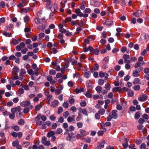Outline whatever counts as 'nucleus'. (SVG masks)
<instances>
[{
    "instance_id": "nucleus-38",
    "label": "nucleus",
    "mask_w": 149,
    "mask_h": 149,
    "mask_svg": "<svg viewBox=\"0 0 149 149\" xmlns=\"http://www.w3.org/2000/svg\"><path fill=\"white\" fill-rule=\"evenodd\" d=\"M13 70L14 72L15 73H17L19 72V69L18 67L17 66H15L13 69Z\"/></svg>"
},
{
    "instance_id": "nucleus-37",
    "label": "nucleus",
    "mask_w": 149,
    "mask_h": 149,
    "mask_svg": "<svg viewBox=\"0 0 149 149\" xmlns=\"http://www.w3.org/2000/svg\"><path fill=\"white\" fill-rule=\"evenodd\" d=\"M3 34L4 35L8 37H10L11 36V35L10 33H8L7 32L5 31H3Z\"/></svg>"
},
{
    "instance_id": "nucleus-25",
    "label": "nucleus",
    "mask_w": 149,
    "mask_h": 149,
    "mask_svg": "<svg viewBox=\"0 0 149 149\" xmlns=\"http://www.w3.org/2000/svg\"><path fill=\"white\" fill-rule=\"evenodd\" d=\"M44 1L47 2V8H50L51 0H43Z\"/></svg>"
},
{
    "instance_id": "nucleus-6",
    "label": "nucleus",
    "mask_w": 149,
    "mask_h": 149,
    "mask_svg": "<svg viewBox=\"0 0 149 149\" xmlns=\"http://www.w3.org/2000/svg\"><path fill=\"white\" fill-rule=\"evenodd\" d=\"M58 26L59 31L61 33H66L67 30L63 28V24H59Z\"/></svg>"
},
{
    "instance_id": "nucleus-4",
    "label": "nucleus",
    "mask_w": 149,
    "mask_h": 149,
    "mask_svg": "<svg viewBox=\"0 0 149 149\" xmlns=\"http://www.w3.org/2000/svg\"><path fill=\"white\" fill-rule=\"evenodd\" d=\"M25 46V45L24 42H21L19 45H17L16 47V49L17 51H20L22 49L24 48Z\"/></svg>"
},
{
    "instance_id": "nucleus-21",
    "label": "nucleus",
    "mask_w": 149,
    "mask_h": 149,
    "mask_svg": "<svg viewBox=\"0 0 149 149\" xmlns=\"http://www.w3.org/2000/svg\"><path fill=\"white\" fill-rule=\"evenodd\" d=\"M84 89L83 88H76L75 89V91L77 94L83 91Z\"/></svg>"
},
{
    "instance_id": "nucleus-31",
    "label": "nucleus",
    "mask_w": 149,
    "mask_h": 149,
    "mask_svg": "<svg viewBox=\"0 0 149 149\" xmlns=\"http://www.w3.org/2000/svg\"><path fill=\"white\" fill-rule=\"evenodd\" d=\"M126 142L123 144L122 145L123 147L125 148H127L128 146V144L127 143L128 141H129L128 139H125Z\"/></svg>"
},
{
    "instance_id": "nucleus-45",
    "label": "nucleus",
    "mask_w": 149,
    "mask_h": 149,
    "mask_svg": "<svg viewBox=\"0 0 149 149\" xmlns=\"http://www.w3.org/2000/svg\"><path fill=\"white\" fill-rule=\"evenodd\" d=\"M42 107V105L40 104H38L35 106V108L36 110L38 111Z\"/></svg>"
},
{
    "instance_id": "nucleus-55",
    "label": "nucleus",
    "mask_w": 149,
    "mask_h": 149,
    "mask_svg": "<svg viewBox=\"0 0 149 149\" xmlns=\"http://www.w3.org/2000/svg\"><path fill=\"white\" fill-rule=\"evenodd\" d=\"M130 57V55L127 54H124L123 56V58L124 60L129 59Z\"/></svg>"
},
{
    "instance_id": "nucleus-9",
    "label": "nucleus",
    "mask_w": 149,
    "mask_h": 149,
    "mask_svg": "<svg viewBox=\"0 0 149 149\" xmlns=\"http://www.w3.org/2000/svg\"><path fill=\"white\" fill-rule=\"evenodd\" d=\"M99 76L100 77H104L107 79L108 77V75L107 73H104L102 71H100L99 73Z\"/></svg>"
},
{
    "instance_id": "nucleus-7",
    "label": "nucleus",
    "mask_w": 149,
    "mask_h": 149,
    "mask_svg": "<svg viewBox=\"0 0 149 149\" xmlns=\"http://www.w3.org/2000/svg\"><path fill=\"white\" fill-rule=\"evenodd\" d=\"M74 117L75 116L74 115H72V117L69 116L67 120L70 123L72 122L73 123H75L76 120L74 119Z\"/></svg>"
},
{
    "instance_id": "nucleus-33",
    "label": "nucleus",
    "mask_w": 149,
    "mask_h": 149,
    "mask_svg": "<svg viewBox=\"0 0 149 149\" xmlns=\"http://www.w3.org/2000/svg\"><path fill=\"white\" fill-rule=\"evenodd\" d=\"M91 75V73L90 72H85L84 73V76L86 78H89Z\"/></svg>"
},
{
    "instance_id": "nucleus-52",
    "label": "nucleus",
    "mask_w": 149,
    "mask_h": 149,
    "mask_svg": "<svg viewBox=\"0 0 149 149\" xmlns=\"http://www.w3.org/2000/svg\"><path fill=\"white\" fill-rule=\"evenodd\" d=\"M49 73L51 75H54L56 73V72L54 70H51L49 71Z\"/></svg>"
},
{
    "instance_id": "nucleus-62",
    "label": "nucleus",
    "mask_w": 149,
    "mask_h": 149,
    "mask_svg": "<svg viewBox=\"0 0 149 149\" xmlns=\"http://www.w3.org/2000/svg\"><path fill=\"white\" fill-rule=\"evenodd\" d=\"M117 109L118 110H121L122 109V107L120 105L119 103H117L116 106Z\"/></svg>"
},
{
    "instance_id": "nucleus-20",
    "label": "nucleus",
    "mask_w": 149,
    "mask_h": 149,
    "mask_svg": "<svg viewBox=\"0 0 149 149\" xmlns=\"http://www.w3.org/2000/svg\"><path fill=\"white\" fill-rule=\"evenodd\" d=\"M79 111L83 113L84 115H85L86 116H88L87 111L86 110L84 109H80L79 110Z\"/></svg>"
},
{
    "instance_id": "nucleus-54",
    "label": "nucleus",
    "mask_w": 149,
    "mask_h": 149,
    "mask_svg": "<svg viewBox=\"0 0 149 149\" xmlns=\"http://www.w3.org/2000/svg\"><path fill=\"white\" fill-rule=\"evenodd\" d=\"M29 20V18L28 16H26L24 18V22L26 23H28Z\"/></svg>"
},
{
    "instance_id": "nucleus-32",
    "label": "nucleus",
    "mask_w": 149,
    "mask_h": 149,
    "mask_svg": "<svg viewBox=\"0 0 149 149\" xmlns=\"http://www.w3.org/2000/svg\"><path fill=\"white\" fill-rule=\"evenodd\" d=\"M110 88L111 86L109 84L107 83L105 85L104 88L107 91L109 90L110 89Z\"/></svg>"
},
{
    "instance_id": "nucleus-18",
    "label": "nucleus",
    "mask_w": 149,
    "mask_h": 149,
    "mask_svg": "<svg viewBox=\"0 0 149 149\" xmlns=\"http://www.w3.org/2000/svg\"><path fill=\"white\" fill-rule=\"evenodd\" d=\"M47 79L48 81H49L52 84H54L55 83V81L52 79V76H49L47 77Z\"/></svg>"
},
{
    "instance_id": "nucleus-44",
    "label": "nucleus",
    "mask_w": 149,
    "mask_h": 149,
    "mask_svg": "<svg viewBox=\"0 0 149 149\" xmlns=\"http://www.w3.org/2000/svg\"><path fill=\"white\" fill-rule=\"evenodd\" d=\"M18 124L20 125H23L24 124V121L22 119H21L19 120Z\"/></svg>"
},
{
    "instance_id": "nucleus-39",
    "label": "nucleus",
    "mask_w": 149,
    "mask_h": 149,
    "mask_svg": "<svg viewBox=\"0 0 149 149\" xmlns=\"http://www.w3.org/2000/svg\"><path fill=\"white\" fill-rule=\"evenodd\" d=\"M70 109L73 112H75L77 111V109L74 106H72L71 107Z\"/></svg>"
},
{
    "instance_id": "nucleus-47",
    "label": "nucleus",
    "mask_w": 149,
    "mask_h": 149,
    "mask_svg": "<svg viewBox=\"0 0 149 149\" xmlns=\"http://www.w3.org/2000/svg\"><path fill=\"white\" fill-rule=\"evenodd\" d=\"M75 102V100L73 98H71L70 99H69V102L71 104H74V103Z\"/></svg>"
},
{
    "instance_id": "nucleus-43",
    "label": "nucleus",
    "mask_w": 149,
    "mask_h": 149,
    "mask_svg": "<svg viewBox=\"0 0 149 149\" xmlns=\"http://www.w3.org/2000/svg\"><path fill=\"white\" fill-rule=\"evenodd\" d=\"M140 147L141 149H148L146 148V145L145 143H142Z\"/></svg>"
},
{
    "instance_id": "nucleus-2",
    "label": "nucleus",
    "mask_w": 149,
    "mask_h": 149,
    "mask_svg": "<svg viewBox=\"0 0 149 149\" xmlns=\"http://www.w3.org/2000/svg\"><path fill=\"white\" fill-rule=\"evenodd\" d=\"M55 134V133L54 131H51L49 132L47 135L48 137L49 138L52 137V141H54L56 139V137L54 135Z\"/></svg>"
},
{
    "instance_id": "nucleus-27",
    "label": "nucleus",
    "mask_w": 149,
    "mask_h": 149,
    "mask_svg": "<svg viewBox=\"0 0 149 149\" xmlns=\"http://www.w3.org/2000/svg\"><path fill=\"white\" fill-rule=\"evenodd\" d=\"M98 112L101 115H102L105 112V110L104 109H100L98 111Z\"/></svg>"
},
{
    "instance_id": "nucleus-34",
    "label": "nucleus",
    "mask_w": 149,
    "mask_h": 149,
    "mask_svg": "<svg viewBox=\"0 0 149 149\" xmlns=\"http://www.w3.org/2000/svg\"><path fill=\"white\" fill-rule=\"evenodd\" d=\"M104 142L102 141L101 142L99 143V145L97 147H99L100 148L102 149L104 147Z\"/></svg>"
},
{
    "instance_id": "nucleus-51",
    "label": "nucleus",
    "mask_w": 149,
    "mask_h": 149,
    "mask_svg": "<svg viewBox=\"0 0 149 149\" xmlns=\"http://www.w3.org/2000/svg\"><path fill=\"white\" fill-rule=\"evenodd\" d=\"M69 115V112L68 111H66L63 113V116L64 117L66 118Z\"/></svg>"
},
{
    "instance_id": "nucleus-16",
    "label": "nucleus",
    "mask_w": 149,
    "mask_h": 149,
    "mask_svg": "<svg viewBox=\"0 0 149 149\" xmlns=\"http://www.w3.org/2000/svg\"><path fill=\"white\" fill-rule=\"evenodd\" d=\"M63 88V87L61 85H60L56 89V94H59L61 93V91Z\"/></svg>"
},
{
    "instance_id": "nucleus-41",
    "label": "nucleus",
    "mask_w": 149,
    "mask_h": 149,
    "mask_svg": "<svg viewBox=\"0 0 149 149\" xmlns=\"http://www.w3.org/2000/svg\"><path fill=\"white\" fill-rule=\"evenodd\" d=\"M104 83V81L102 79H100L98 81V84L100 85H102Z\"/></svg>"
},
{
    "instance_id": "nucleus-64",
    "label": "nucleus",
    "mask_w": 149,
    "mask_h": 149,
    "mask_svg": "<svg viewBox=\"0 0 149 149\" xmlns=\"http://www.w3.org/2000/svg\"><path fill=\"white\" fill-rule=\"evenodd\" d=\"M144 73L145 74H148L149 73V68H145L143 70Z\"/></svg>"
},
{
    "instance_id": "nucleus-29",
    "label": "nucleus",
    "mask_w": 149,
    "mask_h": 149,
    "mask_svg": "<svg viewBox=\"0 0 149 149\" xmlns=\"http://www.w3.org/2000/svg\"><path fill=\"white\" fill-rule=\"evenodd\" d=\"M140 79L139 78H135L133 83L134 84H139Z\"/></svg>"
},
{
    "instance_id": "nucleus-57",
    "label": "nucleus",
    "mask_w": 149,
    "mask_h": 149,
    "mask_svg": "<svg viewBox=\"0 0 149 149\" xmlns=\"http://www.w3.org/2000/svg\"><path fill=\"white\" fill-rule=\"evenodd\" d=\"M93 52L95 54L98 55L99 53V50L98 49H96L93 50Z\"/></svg>"
},
{
    "instance_id": "nucleus-12",
    "label": "nucleus",
    "mask_w": 149,
    "mask_h": 149,
    "mask_svg": "<svg viewBox=\"0 0 149 149\" xmlns=\"http://www.w3.org/2000/svg\"><path fill=\"white\" fill-rule=\"evenodd\" d=\"M117 112V111L116 110H113L112 111V114L111 115L114 119H116L118 118Z\"/></svg>"
},
{
    "instance_id": "nucleus-26",
    "label": "nucleus",
    "mask_w": 149,
    "mask_h": 149,
    "mask_svg": "<svg viewBox=\"0 0 149 149\" xmlns=\"http://www.w3.org/2000/svg\"><path fill=\"white\" fill-rule=\"evenodd\" d=\"M134 95V92L131 90H129L128 91L127 95L129 97H132Z\"/></svg>"
},
{
    "instance_id": "nucleus-11",
    "label": "nucleus",
    "mask_w": 149,
    "mask_h": 149,
    "mask_svg": "<svg viewBox=\"0 0 149 149\" xmlns=\"http://www.w3.org/2000/svg\"><path fill=\"white\" fill-rule=\"evenodd\" d=\"M11 111L13 113L17 111L20 112V107L19 106H18L16 107L13 108L11 109Z\"/></svg>"
},
{
    "instance_id": "nucleus-3",
    "label": "nucleus",
    "mask_w": 149,
    "mask_h": 149,
    "mask_svg": "<svg viewBox=\"0 0 149 149\" xmlns=\"http://www.w3.org/2000/svg\"><path fill=\"white\" fill-rule=\"evenodd\" d=\"M148 96L145 94L140 95L138 98V100L140 102L146 101L148 99Z\"/></svg>"
},
{
    "instance_id": "nucleus-23",
    "label": "nucleus",
    "mask_w": 149,
    "mask_h": 149,
    "mask_svg": "<svg viewBox=\"0 0 149 149\" xmlns=\"http://www.w3.org/2000/svg\"><path fill=\"white\" fill-rule=\"evenodd\" d=\"M78 116L76 118V120L77 121H79L82 119V115L81 114L79 113H78Z\"/></svg>"
},
{
    "instance_id": "nucleus-59",
    "label": "nucleus",
    "mask_w": 149,
    "mask_h": 149,
    "mask_svg": "<svg viewBox=\"0 0 149 149\" xmlns=\"http://www.w3.org/2000/svg\"><path fill=\"white\" fill-rule=\"evenodd\" d=\"M118 75L121 77H123L124 75V72L123 71H120L118 73Z\"/></svg>"
},
{
    "instance_id": "nucleus-48",
    "label": "nucleus",
    "mask_w": 149,
    "mask_h": 149,
    "mask_svg": "<svg viewBox=\"0 0 149 149\" xmlns=\"http://www.w3.org/2000/svg\"><path fill=\"white\" fill-rule=\"evenodd\" d=\"M34 21L36 24L37 25L39 24H40V20L39 18L36 17L34 19Z\"/></svg>"
},
{
    "instance_id": "nucleus-63",
    "label": "nucleus",
    "mask_w": 149,
    "mask_h": 149,
    "mask_svg": "<svg viewBox=\"0 0 149 149\" xmlns=\"http://www.w3.org/2000/svg\"><path fill=\"white\" fill-rule=\"evenodd\" d=\"M64 121V118L62 116L60 117L58 119V122L60 123H63Z\"/></svg>"
},
{
    "instance_id": "nucleus-42",
    "label": "nucleus",
    "mask_w": 149,
    "mask_h": 149,
    "mask_svg": "<svg viewBox=\"0 0 149 149\" xmlns=\"http://www.w3.org/2000/svg\"><path fill=\"white\" fill-rule=\"evenodd\" d=\"M80 105L82 107H85L86 105V103L85 101H82L80 103Z\"/></svg>"
},
{
    "instance_id": "nucleus-22",
    "label": "nucleus",
    "mask_w": 149,
    "mask_h": 149,
    "mask_svg": "<svg viewBox=\"0 0 149 149\" xmlns=\"http://www.w3.org/2000/svg\"><path fill=\"white\" fill-rule=\"evenodd\" d=\"M85 95L87 97L91 98L92 97V95L91 91H87L85 94Z\"/></svg>"
},
{
    "instance_id": "nucleus-10",
    "label": "nucleus",
    "mask_w": 149,
    "mask_h": 149,
    "mask_svg": "<svg viewBox=\"0 0 149 149\" xmlns=\"http://www.w3.org/2000/svg\"><path fill=\"white\" fill-rule=\"evenodd\" d=\"M47 46L51 48V52L54 54L56 53V49L55 48H52V45L50 42H48L47 44Z\"/></svg>"
},
{
    "instance_id": "nucleus-53",
    "label": "nucleus",
    "mask_w": 149,
    "mask_h": 149,
    "mask_svg": "<svg viewBox=\"0 0 149 149\" xmlns=\"http://www.w3.org/2000/svg\"><path fill=\"white\" fill-rule=\"evenodd\" d=\"M28 51V49L26 48H24L22 49L21 50V52L23 54H24L26 53Z\"/></svg>"
},
{
    "instance_id": "nucleus-58",
    "label": "nucleus",
    "mask_w": 149,
    "mask_h": 149,
    "mask_svg": "<svg viewBox=\"0 0 149 149\" xmlns=\"http://www.w3.org/2000/svg\"><path fill=\"white\" fill-rule=\"evenodd\" d=\"M12 43L14 45H16L18 44V41L15 39H13L12 40Z\"/></svg>"
},
{
    "instance_id": "nucleus-14",
    "label": "nucleus",
    "mask_w": 149,
    "mask_h": 149,
    "mask_svg": "<svg viewBox=\"0 0 149 149\" xmlns=\"http://www.w3.org/2000/svg\"><path fill=\"white\" fill-rule=\"evenodd\" d=\"M33 108V106L32 105H31L28 107H25L24 109L23 112L24 113H26L29 111V109H31Z\"/></svg>"
},
{
    "instance_id": "nucleus-5",
    "label": "nucleus",
    "mask_w": 149,
    "mask_h": 149,
    "mask_svg": "<svg viewBox=\"0 0 149 149\" xmlns=\"http://www.w3.org/2000/svg\"><path fill=\"white\" fill-rule=\"evenodd\" d=\"M31 105V102L29 100L23 101L20 104L21 106L22 107H29V106Z\"/></svg>"
},
{
    "instance_id": "nucleus-50",
    "label": "nucleus",
    "mask_w": 149,
    "mask_h": 149,
    "mask_svg": "<svg viewBox=\"0 0 149 149\" xmlns=\"http://www.w3.org/2000/svg\"><path fill=\"white\" fill-rule=\"evenodd\" d=\"M19 142L18 141H14L13 143V146L14 147H16L19 144Z\"/></svg>"
},
{
    "instance_id": "nucleus-36",
    "label": "nucleus",
    "mask_w": 149,
    "mask_h": 149,
    "mask_svg": "<svg viewBox=\"0 0 149 149\" xmlns=\"http://www.w3.org/2000/svg\"><path fill=\"white\" fill-rule=\"evenodd\" d=\"M79 8L82 10H83L85 8V6L84 2H82Z\"/></svg>"
},
{
    "instance_id": "nucleus-24",
    "label": "nucleus",
    "mask_w": 149,
    "mask_h": 149,
    "mask_svg": "<svg viewBox=\"0 0 149 149\" xmlns=\"http://www.w3.org/2000/svg\"><path fill=\"white\" fill-rule=\"evenodd\" d=\"M69 104L67 102H64L62 104V106L65 109H67L69 107Z\"/></svg>"
},
{
    "instance_id": "nucleus-28",
    "label": "nucleus",
    "mask_w": 149,
    "mask_h": 149,
    "mask_svg": "<svg viewBox=\"0 0 149 149\" xmlns=\"http://www.w3.org/2000/svg\"><path fill=\"white\" fill-rule=\"evenodd\" d=\"M77 125L78 128H81L83 126V123L81 122H79L77 123Z\"/></svg>"
},
{
    "instance_id": "nucleus-19",
    "label": "nucleus",
    "mask_w": 149,
    "mask_h": 149,
    "mask_svg": "<svg viewBox=\"0 0 149 149\" xmlns=\"http://www.w3.org/2000/svg\"><path fill=\"white\" fill-rule=\"evenodd\" d=\"M144 64V61H143L141 62L138 61L136 63V64H135L134 65V67L135 68H137L140 66L143 65Z\"/></svg>"
},
{
    "instance_id": "nucleus-15",
    "label": "nucleus",
    "mask_w": 149,
    "mask_h": 149,
    "mask_svg": "<svg viewBox=\"0 0 149 149\" xmlns=\"http://www.w3.org/2000/svg\"><path fill=\"white\" fill-rule=\"evenodd\" d=\"M132 75L135 77H137L140 75V74L137 70H135L132 71Z\"/></svg>"
},
{
    "instance_id": "nucleus-35",
    "label": "nucleus",
    "mask_w": 149,
    "mask_h": 149,
    "mask_svg": "<svg viewBox=\"0 0 149 149\" xmlns=\"http://www.w3.org/2000/svg\"><path fill=\"white\" fill-rule=\"evenodd\" d=\"M102 89V87L100 86H97L95 88L96 91L99 93H100Z\"/></svg>"
},
{
    "instance_id": "nucleus-46",
    "label": "nucleus",
    "mask_w": 149,
    "mask_h": 149,
    "mask_svg": "<svg viewBox=\"0 0 149 149\" xmlns=\"http://www.w3.org/2000/svg\"><path fill=\"white\" fill-rule=\"evenodd\" d=\"M91 11V10L90 8H86L85 9L84 12L86 13H90Z\"/></svg>"
},
{
    "instance_id": "nucleus-13",
    "label": "nucleus",
    "mask_w": 149,
    "mask_h": 149,
    "mask_svg": "<svg viewBox=\"0 0 149 149\" xmlns=\"http://www.w3.org/2000/svg\"><path fill=\"white\" fill-rule=\"evenodd\" d=\"M113 24V22L110 19H107L105 22L103 23L104 25H106L107 26H109Z\"/></svg>"
},
{
    "instance_id": "nucleus-56",
    "label": "nucleus",
    "mask_w": 149,
    "mask_h": 149,
    "mask_svg": "<svg viewBox=\"0 0 149 149\" xmlns=\"http://www.w3.org/2000/svg\"><path fill=\"white\" fill-rule=\"evenodd\" d=\"M28 72L29 74L31 75H33L34 74V71L31 69L28 70Z\"/></svg>"
},
{
    "instance_id": "nucleus-60",
    "label": "nucleus",
    "mask_w": 149,
    "mask_h": 149,
    "mask_svg": "<svg viewBox=\"0 0 149 149\" xmlns=\"http://www.w3.org/2000/svg\"><path fill=\"white\" fill-rule=\"evenodd\" d=\"M120 69V66L119 65H116L114 67V70L116 71H118Z\"/></svg>"
},
{
    "instance_id": "nucleus-61",
    "label": "nucleus",
    "mask_w": 149,
    "mask_h": 149,
    "mask_svg": "<svg viewBox=\"0 0 149 149\" xmlns=\"http://www.w3.org/2000/svg\"><path fill=\"white\" fill-rule=\"evenodd\" d=\"M95 117L97 119H99L100 118V114L98 112L95 113Z\"/></svg>"
},
{
    "instance_id": "nucleus-8",
    "label": "nucleus",
    "mask_w": 149,
    "mask_h": 149,
    "mask_svg": "<svg viewBox=\"0 0 149 149\" xmlns=\"http://www.w3.org/2000/svg\"><path fill=\"white\" fill-rule=\"evenodd\" d=\"M63 35L62 33H59L58 36V38L60 40V43L61 44L65 42V40L63 39Z\"/></svg>"
},
{
    "instance_id": "nucleus-40",
    "label": "nucleus",
    "mask_w": 149,
    "mask_h": 149,
    "mask_svg": "<svg viewBox=\"0 0 149 149\" xmlns=\"http://www.w3.org/2000/svg\"><path fill=\"white\" fill-rule=\"evenodd\" d=\"M63 111V109L62 107H60L58 109L57 113L58 114L61 113Z\"/></svg>"
},
{
    "instance_id": "nucleus-1",
    "label": "nucleus",
    "mask_w": 149,
    "mask_h": 149,
    "mask_svg": "<svg viewBox=\"0 0 149 149\" xmlns=\"http://www.w3.org/2000/svg\"><path fill=\"white\" fill-rule=\"evenodd\" d=\"M80 134H77L76 137V138L79 139H82L83 138L89 134L86 130L83 129H81L79 130Z\"/></svg>"
},
{
    "instance_id": "nucleus-30",
    "label": "nucleus",
    "mask_w": 149,
    "mask_h": 149,
    "mask_svg": "<svg viewBox=\"0 0 149 149\" xmlns=\"http://www.w3.org/2000/svg\"><path fill=\"white\" fill-rule=\"evenodd\" d=\"M140 88V87L139 85H136L134 86L133 87V89L135 91H139Z\"/></svg>"
},
{
    "instance_id": "nucleus-17",
    "label": "nucleus",
    "mask_w": 149,
    "mask_h": 149,
    "mask_svg": "<svg viewBox=\"0 0 149 149\" xmlns=\"http://www.w3.org/2000/svg\"><path fill=\"white\" fill-rule=\"evenodd\" d=\"M75 12L76 13L77 15V16H78L80 17H81L82 13L81 12V11L80 9H76L75 10Z\"/></svg>"
},
{
    "instance_id": "nucleus-49",
    "label": "nucleus",
    "mask_w": 149,
    "mask_h": 149,
    "mask_svg": "<svg viewBox=\"0 0 149 149\" xmlns=\"http://www.w3.org/2000/svg\"><path fill=\"white\" fill-rule=\"evenodd\" d=\"M32 67L33 69H35V70L36 71H38L39 70V68L37 67V65L36 64H33L32 65Z\"/></svg>"
}]
</instances>
